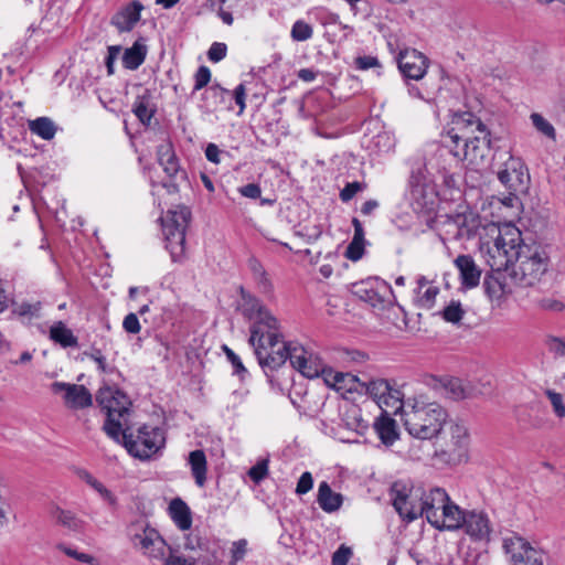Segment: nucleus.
I'll return each instance as SVG.
<instances>
[{"label":"nucleus","instance_id":"obj_1","mask_svg":"<svg viewBox=\"0 0 565 565\" xmlns=\"http://www.w3.org/2000/svg\"><path fill=\"white\" fill-rule=\"evenodd\" d=\"M480 238L479 250L490 267L509 268L510 280L520 287H531L546 273L548 256L537 243L525 244L521 231L513 224H490Z\"/></svg>","mask_w":565,"mask_h":565},{"label":"nucleus","instance_id":"obj_2","mask_svg":"<svg viewBox=\"0 0 565 565\" xmlns=\"http://www.w3.org/2000/svg\"><path fill=\"white\" fill-rule=\"evenodd\" d=\"M491 157V134L479 117L470 111L454 114L447 139L436 146L425 162L429 175L448 173L465 164L471 169L484 167Z\"/></svg>","mask_w":565,"mask_h":565},{"label":"nucleus","instance_id":"obj_3","mask_svg":"<svg viewBox=\"0 0 565 565\" xmlns=\"http://www.w3.org/2000/svg\"><path fill=\"white\" fill-rule=\"evenodd\" d=\"M241 310L250 322L249 344L263 367L275 370L284 364V355L280 353L281 331L278 319L263 302L243 292Z\"/></svg>","mask_w":565,"mask_h":565},{"label":"nucleus","instance_id":"obj_4","mask_svg":"<svg viewBox=\"0 0 565 565\" xmlns=\"http://www.w3.org/2000/svg\"><path fill=\"white\" fill-rule=\"evenodd\" d=\"M448 412L438 402L424 393L406 398L402 423L405 430L419 440H431L439 436L447 424Z\"/></svg>","mask_w":565,"mask_h":565},{"label":"nucleus","instance_id":"obj_5","mask_svg":"<svg viewBox=\"0 0 565 565\" xmlns=\"http://www.w3.org/2000/svg\"><path fill=\"white\" fill-rule=\"evenodd\" d=\"M96 399L107 416L104 424L105 433L111 439L120 441L122 431L128 429L131 405L129 397L117 388L104 387L98 391Z\"/></svg>","mask_w":565,"mask_h":565},{"label":"nucleus","instance_id":"obj_6","mask_svg":"<svg viewBox=\"0 0 565 565\" xmlns=\"http://www.w3.org/2000/svg\"><path fill=\"white\" fill-rule=\"evenodd\" d=\"M191 213L188 207L179 206L169 210L161 217L162 235L166 242V248L170 253L173 262L183 258L185 252V230L190 221Z\"/></svg>","mask_w":565,"mask_h":565},{"label":"nucleus","instance_id":"obj_7","mask_svg":"<svg viewBox=\"0 0 565 565\" xmlns=\"http://www.w3.org/2000/svg\"><path fill=\"white\" fill-rule=\"evenodd\" d=\"M390 495L394 509L403 520L412 522L423 516V486L399 480L392 484Z\"/></svg>","mask_w":565,"mask_h":565},{"label":"nucleus","instance_id":"obj_8","mask_svg":"<svg viewBox=\"0 0 565 565\" xmlns=\"http://www.w3.org/2000/svg\"><path fill=\"white\" fill-rule=\"evenodd\" d=\"M440 455L450 465H459L468 459L470 434L461 420H447Z\"/></svg>","mask_w":565,"mask_h":565},{"label":"nucleus","instance_id":"obj_9","mask_svg":"<svg viewBox=\"0 0 565 565\" xmlns=\"http://www.w3.org/2000/svg\"><path fill=\"white\" fill-rule=\"evenodd\" d=\"M125 429L120 436L128 452L139 459H149L164 447L166 437L161 428L142 426L136 438Z\"/></svg>","mask_w":565,"mask_h":565},{"label":"nucleus","instance_id":"obj_10","mask_svg":"<svg viewBox=\"0 0 565 565\" xmlns=\"http://www.w3.org/2000/svg\"><path fill=\"white\" fill-rule=\"evenodd\" d=\"M408 201L417 214H429L435 211L438 203L436 185L423 172H413L409 179Z\"/></svg>","mask_w":565,"mask_h":565},{"label":"nucleus","instance_id":"obj_11","mask_svg":"<svg viewBox=\"0 0 565 565\" xmlns=\"http://www.w3.org/2000/svg\"><path fill=\"white\" fill-rule=\"evenodd\" d=\"M280 353L284 355V363L289 360L292 367L308 379L318 377L324 372L322 360L298 342L282 343Z\"/></svg>","mask_w":565,"mask_h":565},{"label":"nucleus","instance_id":"obj_12","mask_svg":"<svg viewBox=\"0 0 565 565\" xmlns=\"http://www.w3.org/2000/svg\"><path fill=\"white\" fill-rule=\"evenodd\" d=\"M128 536L135 548L142 552L143 555L162 559L166 553V542L159 532L143 522H136L129 525Z\"/></svg>","mask_w":565,"mask_h":565},{"label":"nucleus","instance_id":"obj_13","mask_svg":"<svg viewBox=\"0 0 565 565\" xmlns=\"http://www.w3.org/2000/svg\"><path fill=\"white\" fill-rule=\"evenodd\" d=\"M352 292L375 309H385L395 300L391 285L377 277L355 282Z\"/></svg>","mask_w":565,"mask_h":565},{"label":"nucleus","instance_id":"obj_14","mask_svg":"<svg viewBox=\"0 0 565 565\" xmlns=\"http://www.w3.org/2000/svg\"><path fill=\"white\" fill-rule=\"evenodd\" d=\"M503 548L513 565H543L544 563L543 552L515 533L503 539Z\"/></svg>","mask_w":565,"mask_h":565},{"label":"nucleus","instance_id":"obj_15","mask_svg":"<svg viewBox=\"0 0 565 565\" xmlns=\"http://www.w3.org/2000/svg\"><path fill=\"white\" fill-rule=\"evenodd\" d=\"M498 179L510 192L522 193L527 189L530 174L522 159L510 154L498 172Z\"/></svg>","mask_w":565,"mask_h":565},{"label":"nucleus","instance_id":"obj_16","mask_svg":"<svg viewBox=\"0 0 565 565\" xmlns=\"http://www.w3.org/2000/svg\"><path fill=\"white\" fill-rule=\"evenodd\" d=\"M444 232L449 239H469L479 228L480 222L472 212H460L447 215L444 221Z\"/></svg>","mask_w":565,"mask_h":565},{"label":"nucleus","instance_id":"obj_17","mask_svg":"<svg viewBox=\"0 0 565 565\" xmlns=\"http://www.w3.org/2000/svg\"><path fill=\"white\" fill-rule=\"evenodd\" d=\"M51 391L53 394L60 395L64 405L71 409H83L93 403V396L84 385L54 382L51 384Z\"/></svg>","mask_w":565,"mask_h":565},{"label":"nucleus","instance_id":"obj_18","mask_svg":"<svg viewBox=\"0 0 565 565\" xmlns=\"http://www.w3.org/2000/svg\"><path fill=\"white\" fill-rule=\"evenodd\" d=\"M397 64L404 77L419 81L427 72L429 61L415 49H405L397 56Z\"/></svg>","mask_w":565,"mask_h":565},{"label":"nucleus","instance_id":"obj_19","mask_svg":"<svg viewBox=\"0 0 565 565\" xmlns=\"http://www.w3.org/2000/svg\"><path fill=\"white\" fill-rule=\"evenodd\" d=\"M437 383L445 397L452 401L472 398L480 393L477 383L460 377L443 376Z\"/></svg>","mask_w":565,"mask_h":565},{"label":"nucleus","instance_id":"obj_20","mask_svg":"<svg viewBox=\"0 0 565 565\" xmlns=\"http://www.w3.org/2000/svg\"><path fill=\"white\" fill-rule=\"evenodd\" d=\"M491 271L486 275L483 288L491 300H501L505 295L512 292V281L509 277V268L490 267Z\"/></svg>","mask_w":565,"mask_h":565},{"label":"nucleus","instance_id":"obj_21","mask_svg":"<svg viewBox=\"0 0 565 565\" xmlns=\"http://www.w3.org/2000/svg\"><path fill=\"white\" fill-rule=\"evenodd\" d=\"M465 533L473 541H489L491 524L488 515L482 511H468L462 522Z\"/></svg>","mask_w":565,"mask_h":565},{"label":"nucleus","instance_id":"obj_22","mask_svg":"<svg viewBox=\"0 0 565 565\" xmlns=\"http://www.w3.org/2000/svg\"><path fill=\"white\" fill-rule=\"evenodd\" d=\"M438 294L439 287L434 280L422 275L416 277L413 288V302L417 308L431 309L436 303Z\"/></svg>","mask_w":565,"mask_h":565},{"label":"nucleus","instance_id":"obj_23","mask_svg":"<svg viewBox=\"0 0 565 565\" xmlns=\"http://www.w3.org/2000/svg\"><path fill=\"white\" fill-rule=\"evenodd\" d=\"M467 512L468 511H463L459 505L449 500L440 513L431 514L433 526L439 530H459L462 527Z\"/></svg>","mask_w":565,"mask_h":565},{"label":"nucleus","instance_id":"obj_24","mask_svg":"<svg viewBox=\"0 0 565 565\" xmlns=\"http://www.w3.org/2000/svg\"><path fill=\"white\" fill-rule=\"evenodd\" d=\"M143 10V6L139 0H134L125 6H122L110 20L111 25H114L120 33L130 32L136 24L139 22L141 17V11Z\"/></svg>","mask_w":565,"mask_h":565},{"label":"nucleus","instance_id":"obj_25","mask_svg":"<svg viewBox=\"0 0 565 565\" xmlns=\"http://www.w3.org/2000/svg\"><path fill=\"white\" fill-rule=\"evenodd\" d=\"M450 498L447 492L437 487H423V516L433 525L431 514H438L444 507L449 502Z\"/></svg>","mask_w":565,"mask_h":565},{"label":"nucleus","instance_id":"obj_26","mask_svg":"<svg viewBox=\"0 0 565 565\" xmlns=\"http://www.w3.org/2000/svg\"><path fill=\"white\" fill-rule=\"evenodd\" d=\"M339 425L355 437L363 436L370 427L369 422L362 417L361 408L355 404L345 405Z\"/></svg>","mask_w":565,"mask_h":565},{"label":"nucleus","instance_id":"obj_27","mask_svg":"<svg viewBox=\"0 0 565 565\" xmlns=\"http://www.w3.org/2000/svg\"><path fill=\"white\" fill-rule=\"evenodd\" d=\"M455 266L459 271L461 285L471 289L479 285L481 270L478 268L473 258L469 255H459L455 259Z\"/></svg>","mask_w":565,"mask_h":565},{"label":"nucleus","instance_id":"obj_28","mask_svg":"<svg viewBox=\"0 0 565 565\" xmlns=\"http://www.w3.org/2000/svg\"><path fill=\"white\" fill-rule=\"evenodd\" d=\"M317 502L324 512L332 513L341 508L343 497L333 492L327 481H321L318 488Z\"/></svg>","mask_w":565,"mask_h":565},{"label":"nucleus","instance_id":"obj_29","mask_svg":"<svg viewBox=\"0 0 565 565\" xmlns=\"http://www.w3.org/2000/svg\"><path fill=\"white\" fill-rule=\"evenodd\" d=\"M169 514L178 529L186 531L192 526L191 510L182 499L175 498L170 502Z\"/></svg>","mask_w":565,"mask_h":565},{"label":"nucleus","instance_id":"obj_30","mask_svg":"<svg viewBox=\"0 0 565 565\" xmlns=\"http://www.w3.org/2000/svg\"><path fill=\"white\" fill-rule=\"evenodd\" d=\"M248 268L252 271L253 278L257 285L259 292L263 295H271L274 286L269 275L259 259L252 256L248 258Z\"/></svg>","mask_w":565,"mask_h":565},{"label":"nucleus","instance_id":"obj_31","mask_svg":"<svg viewBox=\"0 0 565 565\" xmlns=\"http://www.w3.org/2000/svg\"><path fill=\"white\" fill-rule=\"evenodd\" d=\"M374 430L385 446H392L398 438L396 422L388 416H381L374 423Z\"/></svg>","mask_w":565,"mask_h":565},{"label":"nucleus","instance_id":"obj_32","mask_svg":"<svg viewBox=\"0 0 565 565\" xmlns=\"http://www.w3.org/2000/svg\"><path fill=\"white\" fill-rule=\"evenodd\" d=\"M189 465L198 487H204L206 482L207 462L203 450H193L189 455Z\"/></svg>","mask_w":565,"mask_h":565},{"label":"nucleus","instance_id":"obj_33","mask_svg":"<svg viewBox=\"0 0 565 565\" xmlns=\"http://www.w3.org/2000/svg\"><path fill=\"white\" fill-rule=\"evenodd\" d=\"M147 46L139 41H136L131 47L125 50L122 54V65L125 68L135 71L146 60Z\"/></svg>","mask_w":565,"mask_h":565},{"label":"nucleus","instance_id":"obj_34","mask_svg":"<svg viewBox=\"0 0 565 565\" xmlns=\"http://www.w3.org/2000/svg\"><path fill=\"white\" fill-rule=\"evenodd\" d=\"M158 162L169 177L179 172V162L170 143H162L157 149Z\"/></svg>","mask_w":565,"mask_h":565},{"label":"nucleus","instance_id":"obj_35","mask_svg":"<svg viewBox=\"0 0 565 565\" xmlns=\"http://www.w3.org/2000/svg\"><path fill=\"white\" fill-rule=\"evenodd\" d=\"M50 339L63 348H75L78 344L73 331L62 321L55 322L50 328Z\"/></svg>","mask_w":565,"mask_h":565},{"label":"nucleus","instance_id":"obj_36","mask_svg":"<svg viewBox=\"0 0 565 565\" xmlns=\"http://www.w3.org/2000/svg\"><path fill=\"white\" fill-rule=\"evenodd\" d=\"M29 129L32 134L44 140H51L56 134V127L52 119L47 117H39L29 122Z\"/></svg>","mask_w":565,"mask_h":565},{"label":"nucleus","instance_id":"obj_37","mask_svg":"<svg viewBox=\"0 0 565 565\" xmlns=\"http://www.w3.org/2000/svg\"><path fill=\"white\" fill-rule=\"evenodd\" d=\"M406 398L405 394L396 386L390 384V392L386 393L385 397L383 398L382 403V409L385 408H392L395 414L404 413V408L406 405Z\"/></svg>","mask_w":565,"mask_h":565},{"label":"nucleus","instance_id":"obj_38","mask_svg":"<svg viewBox=\"0 0 565 565\" xmlns=\"http://www.w3.org/2000/svg\"><path fill=\"white\" fill-rule=\"evenodd\" d=\"M390 384L387 380L376 379L369 382L366 391L373 401L382 408L383 398L390 392Z\"/></svg>","mask_w":565,"mask_h":565},{"label":"nucleus","instance_id":"obj_39","mask_svg":"<svg viewBox=\"0 0 565 565\" xmlns=\"http://www.w3.org/2000/svg\"><path fill=\"white\" fill-rule=\"evenodd\" d=\"M440 315L446 322L458 324L465 317L466 310L459 300H450Z\"/></svg>","mask_w":565,"mask_h":565},{"label":"nucleus","instance_id":"obj_40","mask_svg":"<svg viewBox=\"0 0 565 565\" xmlns=\"http://www.w3.org/2000/svg\"><path fill=\"white\" fill-rule=\"evenodd\" d=\"M53 519L61 525L72 531H78L82 527V522L71 511L55 508L52 511Z\"/></svg>","mask_w":565,"mask_h":565},{"label":"nucleus","instance_id":"obj_41","mask_svg":"<svg viewBox=\"0 0 565 565\" xmlns=\"http://www.w3.org/2000/svg\"><path fill=\"white\" fill-rule=\"evenodd\" d=\"M227 96H230V90L221 87L218 84H213L204 93V97L209 102L207 106L211 110L217 109L218 105L224 103Z\"/></svg>","mask_w":565,"mask_h":565},{"label":"nucleus","instance_id":"obj_42","mask_svg":"<svg viewBox=\"0 0 565 565\" xmlns=\"http://www.w3.org/2000/svg\"><path fill=\"white\" fill-rule=\"evenodd\" d=\"M530 119H531L534 128L540 134H542L546 138L551 139L552 141L556 140V130H555L554 126L546 118H544L541 114L533 113V114H531Z\"/></svg>","mask_w":565,"mask_h":565},{"label":"nucleus","instance_id":"obj_43","mask_svg":"<svg viewBox=\"0 0 565 565\" xmlns=\"http://www.w3.org/2000/svg\"><path fill=\"white\" fill-rule=\"evenodd\" d=\"M313 35L312 26L303 20H297L291 26L290 36L296 42H305Z\"/></svg>","mask_w":565,"mask_h":565},{"label":"nucleus","instance_id":"obj_44","mask_svg":"<svg viewBox=\"0 0 565 565\" xmlns=\"http://www.w3.org/2000/svg\"><path fill=\"white\" fill-rule=\"evenodd\" d=\"M372 141L380 153H387L392 151L395 147V139L387 131L379 132L376 136L373 137Z\"/></svg>","mask_w":565,"mask_h":565},{"label":"nucleus","instance_id":"obj_45","mask_svg":"<svg viewBox=\"0 0 565 565\" xmlns=\"http://www.w3.org/2000/svg\"><path fill=\"white\" fill-rule=\"evenodd\" d=\"M248 477L256 483H260L268 475V460H258L247 472Z\"/></svg>","mask_w":565,"mask_h":565},{"label":"nucleus","instance_id":"obj_46","mask_svg":"<svg viewBox=\"0 0 565 565\" xmlns=\"http://www.w3.org/2000/svg\"><path fill=\"white\" fill-rule=\"evenodd\" d=\"M317 20L323 25H341L340 15L338 13L331 12L326 8H316L313 10Z\"/></svg>","mask_w":565,"mask_h":565},{"label":"nucleus","instance_id":"obj_47","mask_svg":"<svg viewBox=\"0 0 565 565\" xmlns=\"http://www.w3.org/2000/svg\"><path fill=\"white\" fill-rule=\"evenodd\" d=\"M545 395L547 396L548 401L551 402V405L553 407L555 415L559 418H564L565 417V403H564L563 395L553 390H546Z\"/></svg>","mask_w":565,"mask_h":565},{"label":"nucleus","instance_id":"obj_48","mask_svg":"<svg viewBox=\"0 0 565 565\" xmlns=\"http://www.w3.org/2000/svg\"><path fill=\"white\" fill-rule=\"evenodd\" d=\"M134 113L142 124H149L153 111L148 107L143 98H138L134 104Z\"/></svg>","mask_w":565,"mask_h":565},{"label":"nucleus","instance_id":"obj_49","mask_svg":"<svg viewBox=\"0 0 565 565\" xmlns=\"http://www.w3.org/2000/svg\"><path fill=\"white\" fill-rule=\"evenodd\" d=\"M366 188V184L359 181L349 182L340 191V199L342 202H349L352 200L359 192L363 191Z\"/></svg>","mask_w":565,"mask_h":565},{"label":"nucleus","instance_id":"obj_50","mask_svg":"<svg viewBox=\"0 0 565 565\" xmlns=\"http://www.w3.org/2000/svg\"><path fill=\"white\" fill-rule=\"evenodd\" d=\"M547 350L555 356L565 358V339L550 335L545 340Z\"/></svg>","mask_w":565,"mask_h":565},{"label":"nucleus","instance_id":"obj_51","mask_svg":"<svg viewBox=\"0 0 565 565\" xmlns=\"http://www.w3.org/2000/svg\"><path fill=\"white\" fill-rule=\"evenodd\" d=\"M57 548L60 551H62L64 554H66L67 556L72 557L81 563L93 564V562L95 561V558L92 555L78 552L76 548L67 546L65 544H58Z\"/></svg>","mask_w":565,"mask_h":565},{"label":"nucleus","instance_id":"obj_52","mask_svg":"<svg viewBox=\"0 0 565 565\" xmlns=\"http://www.w3.org/2000/svg\"><path fill=\"white\" fill-rule=\"evenodd\" d=\"M247 552V541L242 539L238 541L233 542L232 548H231V565H237L239 561H242Z\"/></svg>","mask_w":565,"mask_h":565},{"label":"nucleus","instance_id":"obj_53","mask_svg":"<svg viewBox=\"0 0 565 565\" xmlns=\"http://www.w3.org/2000/svg\"><path fill=\"white\" fill-rule=\"evenodd\" d=\"M224 352L234 369V373L244 379V376L247 374V370L243 365L241 358L226 345H224Z\"/></svg>","mask_w":565,"mask_h":565},{"label":"nucleus","instance_id":"obj_54","mask_svg":"<svg viewBox=\"0 0 565 565\" xmlns=\"http://www.w3.org/2000/svg\"><path fill=\"white\" fill-rule=\"evenodd\" d=\"M322 233V230L318 225H313L312 227L308 226H299L296 230V234L300 237H303L308 244L316 242Z\"/></svg>","mask_w":565,"mask_h":565},{"label":"nucleus","instance_id":"obj_55","mask_svg":"<svg viewBox=\"0 0 565 565\" xmlns=\"http://www.w3.org/2000/svg\"><path fill=\"white\" fill-rule=\"evenodd\" d=\"M355 381V377L350 374L344 373H335L333 375V382L330 383L332 387H334L337 391H352L353 386H347V383H353Z\"/></svg>","mask_w":565,"mask_h":565},{"label":"nucleus","instance_id":"obj_56","mask_svg":"<svg viewBox=\"0 0 565 565\" xmlns=\"http://www.w3.org/2000/svg\"><path fill=\"white\" fill-rule=\"evenodd\" d=\"M539 307L546 311L561 312L565 305L561 299L554 297H544L539 301Z\"/></svg>","mask_w":565,"mask_h":565},{"label":"nucleus","instance_id":"obj_57","mask_svg":"<svg viewBox=\"0 0 565 565\" xmlns=\"http://www.w3.org/2000/svg\"><path fill=\"white\" fill-rule=\"evenodd\" d=\"M195 84L193 90H200L211 81V71L207 66H200L194 75Z\"/></svg>","mask_w":565,"mask_h":565},{"label":"nucleus","instance_id":"obj_58","mask_svg":"<svg viewBox=\"0 0 565 565\" xmlns=\"http://www.w3.org/2000/svg\"><path fill=\"white\" fill-rule=\"evenodd\" d=\"M364 253V242L351 241L345 250V257L352 262H358Z\"/></svg>","mask_w":565,"mask_h":565},{"label":"nucleus","instance_id":"obj_59","mask_svg":"<svg viewBox=\"0 0 565 565\" xmlns=\"http://www.w3.org/2000/svg\"><path fill=\"white\" fill-rule=\"evenodd\" d=\"M92 489H94L109 507H117L116 495L110 490H108L100 481L94 484Z\"/></svg>","mask_w":565,"mask_h":565},{"label":"nucleus","instance_id":"obj_60","mask_svg":"<svg viewBox=\"0 0 565 565\" xmlns=\"http://www.w3.org/2000/svg\"><path fill=\"white\" fill-rule=\"evenodd\" d=\"M122 328L127 333L137 334L141 330V326L137 313H128L122 321Z\"/></svg>","mask_w":565,"mask_h":565},{"label":"nucleus","instance_id":"obj_61","mask_svg":"<svg viewBox=\"0 0 565 565\" xmlns=\"http://www.w3.org/2000/svg\"><path fill=\"white\" fill-rule=\"evenodd\" d=\"M227 47L224 43L214 42L207 52L209 60L217 63L226 56Z\"/></svg>","mask_w":565,"mask_h":565},{"label":"nucleus","instance_id":"obj_62","mask_svg":"<svg viewBox=\"0 0 565 565\" xmlns=\"http://www.w3.org/2000/svg\"><path fill=\"white\" fill-rule=\"evenodd\" d=\"M351 556V548L341 545L332 555V565H347Z\"/></svg>","mask_w":565,"mask_h":565},{"label":"nucleus","instance_id":"obj_63","mask_svg":"<svg viewBox=\"0 0 565 565\" xmlns=\"http://www.w3.org/2000/svg\"><path fill=\"white\" fill-rule=\"evenodd\" d=\"M121 53V46L111 45L108 46L107 56L105 58V65L109 75L114 74V65L119 54Z\"/></svg>","mask_w":565,"mask_h":565},{"label":"nucleus","instance_id":"obj_64","mask_svg":"<svg viewBox=\"0 0 565 565\" xmlns=\"http://www.w3.org/2000/svg\"><path fill=\"white\" fill-rule=\"evenodd\" d=\"M313 479L310 472H303L297 483L296 492L298 494H305L312 489Z\"/></svg>","mask_w":565,"mask_h":565}]
</instances>
